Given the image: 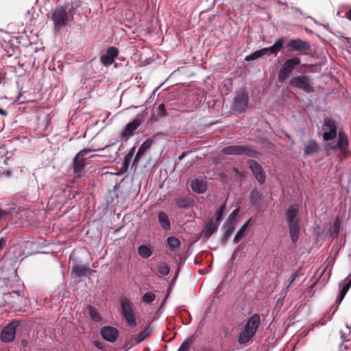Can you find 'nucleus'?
<instances>
[{
	"label": "nucleus",
	"mask_w": 351,
	"mask_h": 351,
	"mask_svg": "<svg viewBox=\"0 0 351 351\" xmlns=\"http://www.w3.org/2000/svg\"><path fill=\"white\" fill-rule=\"evenodd\" d=\"M250 221L251 219H247L237 232L233 239L235 243H238L245 236Z\"/></svg>",
	"instance_id": "26"
},
{
	"label": "nucleus",
	"mask_w": 351,
	"mask_h": 351,
	"mask_svg": "<svg viewBox=\"0 0 351 351\" xmlns=\"http://www.w3.org/2000/svg\"><path fill=\"white\" fill-rule=\"evenodd\" d=\"M158 222L164 230H169L171 229V222L167 214L163 211L158 213Z\"/></svg>",
	"instance_id": "25"
},
{
	"label": "nucleus",
	"mask_w": 351,
	"mask_h": 351,
	"mask_svg": "<svg viewBox=\"0 0 351 351\" xmlns=\"http://www.w3.org/2000/svg\"><path fill=\"white\" fill-rule=\"evenodd\" d=\"M1 159L3 161V163L5 165H8V162L11 160L10 157V156H3V153H1Z\"/></svg>",
	"instance_id": "46"
},
{
	"label": "nucleus",
	"mask_w": 351,
	"mask_h": 351,
	"mask_svg": "<svg viewBox=\"0 0 351 351\" xmlns=\"http://www.w3.org/2000/svg\"><path fill=\"white\" fill-rule=\"evenodd\" d=\"M167 245L171 249L179 247L180 245V240L173 236L169 237L167 239Z\"/></svg>",
	"instance_id": "33"
},
{
	"label": "nucleus",
	"mask_w": 351,
	"mask_h": 351,
	"mask_svg": "<svg viewBox=\"0 0 351 351\" xmlns=\"http://www.w3.org/2000/svg\"><path fill=\"white\" fill-rule=\"evenodd\" d=\"M341 221L338 218H336L332 224V230L330 236L334 239L337 238L340 232Z\"/></svg>",
	"instance_id": "30"
},
{
	"label": "nucleus",
	"mask_w": 351,
	"mask_h": 351,
	"mask_svg": "<svg viewBox=\"0 0 351 351\" xmlns=\"http://www.w3.org/2000/svg\"><path fill=\"white\" fill-rule=\"evenodd\" d=\"M245 247V244L243 243H241L237 247V248H235L234 251L238 253L239 251L244 250Z\"/></svg>",
	"instance_id": "53"
},
{
	"label": "nucleus",
	"mask_w": 351,
	"mask_h": 351,
	"mask_svg": "<svg viewBox=\"0 0 351 351\" xmlns=\"http://www.w3.org/2000/svg\"><path fill=\"white\" fill-rule=\"evenodd\" d=\"M321 151V147L315 139H309L304 144V155L307 157L317 154Z\"/></svg>",
	"instance_id": "19"
},
{
	"label": "nucleus",
	"mask_w": 351,
	"mask_h": 351,
	"mask_svg": "<svg viewBox=\"0 0 351 351\" xmlns=\"http://www.w3.org/2000/svg\"><path fill=\"white\" fill-rule=\"evenodd\" d=\"M192 191L197 194H203L206 191L207 186L203 180L195 179L190 183Z\"/></svg>",
	"instance_id": "24"
},
{
	"label": "nucleus",
	"mask_w": 351,
	"mask_h": 351,
	"mask_svg": "<svg viewBox=\"0 0 351 351\" xmlns=\"http://www.w3.org/2000/svg\"><path fill=\"white\" fill-rule=\"evenodd\" d=\"M300 269H298L296 270L293 274V275L291 276L290 279H289V285L287 287V289L289 286L291 285H292L293 283V282L295 280V279L299 276L300 275Z\"/></svg>",
	"instance_id": "43"
},
{
	"label": "nucleus",
	"mask_w": 351,
	"mask_h": 351,
	"mask_svg": "<svg viewBox=\"0 0 351 351\" xmlns=\"http://www.w3.org/2000/svg\"><path fill=\"white\" fill-rule=\"evenodd\" d=\"M219 223L213 217H208L202 230V235L205 239H208L215 232L217 231Z\"/></svg>",
	"instance_id": "15"
},
{
	"label": "nucleus",
	"mask_w": 351,
	"mask_h": 351,
	"mask_svg": "<svg viewBox=\"0 0 351 351\" xmlns=\"http://www.w3.org/2000/svg\"><path fill=\"white\" fill-rule=\"evenodd\" d=\"M254 335V332L244 327L243 330L239 334L238 343L240 345H245L251 341Z\"/></svg>",
	"instance_id": "23"
},
{
	"label": "nucleus",
	"mask_w": 351,
	"mask_h": 351,
	"mask_svg": "<svg viewBox=\"0 0 351 351\" xmlns=\"http://www.w3.org/2000/svg\"><path fill=\"white\" fill-rule=\"evenodd\" d=\"M158 272L162 276H167L169 274L170 268L166 263H160L158 267Z\"/></svg>",
	"instance_id": "35"
},
{
	"label": "nucleus",
	"mask_w": 351,
	"mask_h": 351,
	"mask_svg": "<svg viewBox=\"0 0 351 351\" xmlns=\"http://www.w3.org/2000/svg\"><path fill=\"white\" fill-rule=\"evenodd\" d=\"M138 343H135V340H131L126 343L127 349H130Z\"/></svg>",
	"instance_id": "52"
},
{
	"label": "nucleus",
	"mask_w": 351,
	"mask_h": 351,
	"mask_svg": "<svg viewBox=\"0 0 351 351\" xmlns=\"http://www.w3.org/2000/svg\"><path fill=\"white\" fill-rule=\"evenodd\" d=\"M249 95L244 89H240L236 93L232 104V109L237 113L244 112L248 107Z\"/></svg>",
	"instance_id": "9"
},
{
	"label": "nucleus",
	"mask_w": 351,
	"mask_h": 351,
	"mask_svg": "<svg viewBox=\"0 0 351 351\" xmlns=\"http://www.w3.org/2000/svg\"><path fill=\"white\" fill-rule=\"evenodd\" d=\"M87 311H88V315L90 317V319L95 322H99L101 321V317L99 313V311L93 306H90V305H88L87 306Z\"/></svg>",
	"instance_id": "29"
},
{
	"label": "nucleus",
	"mask_w": 351,
	"mask_h": 351,
	"mask_svg": "<svg viewBox=\"0 0 351 351\" xmlns=\"http://www.w3.org/2000/svg\"><path fill=\"white\" fill-rule=\"evenodd\" d=\"M346 17L351 21V7L350 9L346 13Z\"/></svg>",
	"instance_id": "60"
},
{
	"label": "nucleus",
	"mask_w": 351,
	"mask_h": 351,
	"mask_svg": "<svg viewBox=\"0 0 351 351\" xmlns=\"http://www.w3.org/2000/svg\"><path fill=\"white\" fill-rule=\"evenodd\" d=\"M82 3L81 0H72L55 7L51 10L50 16L53 21V29L58 32L68 23L72 22L77 9L82 5Z\"/></svg>",
	"instance_id": "1"
},
{
	"label": "nucleus",
	"mask_w": 351,
	"mask_h": 351,
	"mask_svg": "<svg viewBox=\"0 0 351 351\" xmlns=\"http://www.w3.org/2000/svg\"><path fill=\"white\" fill-rule=\"evenodd\" d=\"M94 345L95 346V347L97 348H98L99 350H104V346L102 345V343L101 342H99V341H94Z\"/></svg>",
	"instance_id": "50"
},
{
	"label": "nucleus",
	"mask_w": 351,
	"mask_h": 351,
	"mask_svg": "<svg viewBox=\"0 0 351 351\" xmlns=\"http://www.w3.org/2000/svg\"><path fill=\"white\" fill-rule=\"evenodd\" d=\"M119 55V49L115 47H110L106 53L100 57V62L106 66L111 65Z\"/></svg>",
	"instance_id": "16"
},
{
	"label": "nucleus",
	"mask_w": 351,
	"mask_h": 351,
	"mask_svg": "<svg viewBox=\"0 0 351 351\" xmlns=\"http://www.w3.org/2000/svg\"><path fill=\"white\" fill-rule=\"evenodd\" d=\"M239 213V208H237L229 215V216L226 221H227L228 223L236 224V219L238 217Z\"/></svg>",
	"instance_id": "36"
},
{
	"label": "nucleus",
	"mask_w": 351,
	"mask_h": 351,
	"mask_svg": "<svg viewBox=\"0 0 351 351\" xmlns=\"http://www.w3.org/2000/svg\"><path fill=\"white\" fill-rule=\"evenodd\" d=\"M10 294H15L17 296L20 297L21 296V293L19 290H13Z\"/></svg>",
	"instance_id": "61"
},
{
	"label": "nucleus",
	"mask_w": 351,
	"mask_h": 351,
	"mask_svg": "<svg viewBox=\"0 0 351 351\" xmlns=\"http://www.w3.org/2000/svg\"><path fill=\"white\" fill-rule=\"evenodd\" d=\"M289 84L291 87L302 90L308 94L315 90L311 77L305 75L292 77L289 80Z\"/></svg>",
	"instance_id": "6"
},
{
	"label": "nucleus",
	"mask_w": 351,
	"mask_h": 351,
	"mask_svg": "<svg viewBox=\"0 0 351 351\" xmlns=\"http://www.w3.org/2000/svg\"><path fill=\"white\" fill-rule=\"evenodd\" d=\"M119 332L115 327L106 326L101 328L100 335L106 341L114 343L117 340Z\"/></svg>",
	"instance_id": "14"
},
{
	"label": "nucleus",
	"mask_w": 351,
	"mask_h": 351,
	"mask_svg": "<svg viewBox=\"0 0 351 351\" xmlns=\"http://www.w3.org/2000/svg\"><path fill=\"white\" fill-rule=\"evenodd\" d=\"M174 202L176 207L180 209H188L191 204V201L188 197L176 198Z\"/></svg>",
	"instance_id": "27"
},
{
	"label": "nucleus",
	"mask_w": 351,
	"mask_h": 351,
	"mask_svg": "<svg viewBox=\"0 0 351 351\" xmlns=\"http://www.w3.org/2000/svg\"><path fill=\"white\" fill-rule=\"evenodd\" d=\"M132 159V157L129 156V155L126 154L124 157L123 161H126L127 162L130 163Z\"/></svg>",
	"instance_id": "58"
},
{
	"label": "nucleus",
	"mask_w": 351,
	"mask_h": 351,
	"mask_svg": "<svg viewBox=\"0 0 351 351\" xmlns=\"http://www.w3.org/2000/svg\"><path fill=\"white\" fill-rule=\"evenodd\" d=\"M157 114L159 117H165L167 115L165 106L164 104H160L157 108Z\"/></svg>",
	"instance_id": "41"
},
{
	"label": "nucleus",
	"mask_w": 351,
	"mask_h": 351,
	"mask_svg": "<svg viewBox=\"0 0 351 351\" xmlns=\"http://www.w3.org/2000/svg\"><path fill=\"white\" fill-rule=\"evenodd\" d=\"M153 143V140L152 138H148L145 141H144L139 147L134 158L132 162V166H134L135 168L137 167L138 162L142 156L145 154L147 149L150 148Z\"/></svg>",
	"instance_id": "18"
},
{
	"label": "nucleus",
	"mask_w": 351,
	"mask_h": 351,
	"mask_svg": "<svg viewBox=\"0 0 351 351\" xmlns=\"http://www.w3.org/2000/svg\"><path fill=\"white\" fill-rule=\"evenodd\" d=\"M348 145V141L346 134L344 132L339 131L338 133V139L336 144L331 147V149L335 150L339 149L341 151H345Z\"/></svg>",
	"instance_id": "22"
},
{
	"label": "nucleus",
	"mask_w": 351,
	"mask_h": 351,
	"mask_svg": "<svg viewBox=\"0 0 351 351\" xmlns=\"http://www.w3.org/2000/svg\"><path fill=\"white\" fill-rule=\"evenodd\" d=\"M0 114L3 115V116H7L8 113L3 108H1L0 107Z\"/></svg>",
	"instance_id": "63"
},
{
	"label": "nucleus",
	"mask_w": 351,
	"mask_h": 351,
	"mask_svg": "<svg viewBox=\"0 0 351 351\" xmlns=\"http://www.w3.org/2000/svg\"><path fill=\"white\" fill-rule=\"evenodd\" d=\"M71 271L75 278H82L90 274L91 269L88 265H83L81 262H77L73 263Z\"/></svg>",
	"instance_id": "17"
},
{
	"label": "nucleus",
	"mask_w": 351,
	"mask_h": 351,
	"mask_svg": "<svg viewBox=\"0 0 351 351\" xmlns=\"http://www.w3.org/2000/svg\"><path fill=\"white\" fill-rule=\"evenodd\" d=\"M156 298V295L152 292H147L143 296V301L145 303H151Z\"/></svg>",
	"instance_id": "38"
},
{
	"label": "nucleus",
	"mask_w": 351,
	"mask_h": 351,
	"mask_svg": "<svg viewBox=\"0 0 351 351\" xmlns=\"http://www.w3.org/2000/svg\"><path fill=\"white\" fill-rule=\"evenodd\" d=\"M135 150H136V147L134 146L132 147L130 150L129 152H128V155H129V156H131V157H134V153H135Z\"/></svg>",
	"instance_id": "54"
},
{
	"label": "nucleus",
	"mask_w": 351,
	"mask_h": 351,
	"mask_svg": "<svg viewBox=\"0 0 351 351\" xmlns=\"http://www.w3.org/2000/svg\"><path fill=\"white\" fill-rule=\"evenodd\" d=\"M138 253L143 258H148L152 254V249L146 245H141L138 247Z\"/></svg>",
	"instance_id": "28"
},
{
	"label": "nucleus",
	"mask_w": 351,
	"mask_h": 351,
	"mask_svg": "<svg viewBox=\"0 0 351 351\" xmlns=\"http://www.w3.org/2000/svg\"><path fill=\"white\" fill-rule=\"evenodd\" d=\"M287 49L290 51H304V54H306V51L311 49V45L308 42L299 38L291 39L287 44Z\"/></svg>",
	"instance_id": "13"
},
{
	"label": "nucleus",
	"mask_w": 351,
	"mask_h": 351,
	"mask_svg": "<svg viewBox=\"0 0 351 351\" xmlns=\"http://www.w3.org/2000/svg\"><path fill=\"white\" fill-rule=\"evenodd\" d=\"M350 287H351V278L349 279V277L348 276L345 279V280L343 282V285L339 293L346 295Z\"/></svg>",
	"instance_id": "37"
},
{
	"label": "nucleus",
	"mask_w": 351,
	"mask_h": 351,
	"mask_svg": "<svg viewBox=\"0 0 351 351\" xmlns=\"http://www.w3.org/2000/svg\"><path fill=\"white\" fill-rule=\"evenodd\" d=\"M247 164L257 182L261 184L265 183L266 175L261 165L253 159L248 160Z\"/></svg>",
	"instance_id": "11"
},
{
	"label": "nucleus",
	"mask_w": 351,
	"mask_h": 351,
	"mask_svg": "<svg viewBox=\"0 0 351 351\" xmlns=\"http://www.w3.org/2000/svg\"><path fill=\"white\" fill-rule=\"evenodd\" d=\"M230 237V235L226 234L223 232V235L221 239V243L222 245H226V243H227L228 240L229 239V238Z\"/></svg>",
	"instance_id": "47"
},
{
	"label": "nucleus",
	"mask_w": 351,
	"mask_h": 351,
	"mask_svg": "<svg viewBox=\"0 0 351 351\" xmlns=\"http://www.w3.org/2000/svg\"><path fill=\"white\" fill-rule=\"evenodd\" d=\"M192 342V337L188 338L180 345L177 351H189V344Z\"/></svg>",
	"instance_id": "39"
},
{
	"label": "nucleus",
	"mask_w": 351,
	"mask_h": 351,
	"mask_svg": "<svg viewBox=\"0 0 351 351\" xmlns=\"http://www.w3.org/2000/svg\"><path fill=\"white\" fill-rule=\"evenodd\" d=\"M249 201L252 207L258 209L262 202V193L256 188L253 189L250 194Z\"/></svg>",
	"instance_id": "21"
},
{
	"label": "nucleus",
	"mask_w": 351,
	"mask_h": 351,
	"mask_svg": "<svg viewBox=\"0 0 351 351\" xmlns=\"http://www.w3.org/2000/svg\"><path fill=\"white\" fill-rule=\"evenodd\" d=\"M7 243V239L3 237L0 238V251L3 249L4 246H5Z\"/></svg>",
	"instance_id": "51"
},
{
	"label": "nucleus",
	"mask_w": 351,
	"mask_h": 351,
	"mask_svg": "<svg viewBox=\"0 0 351 351\" xmlns=\"http://www.w3.org/2000/svg\"><path fill=\"white\" fill-rule=\"evenodd\" d=\"M142 121L141 116L138 114L132 121L125 125L121 132L122 137L125 138V141H127L130 137L132 136L134 134L135 130L142 123Z\"/></svg>",
	"instance_id": "12"
},
{
	"label": "nucleus",
	"mask_w": 351,
	"mask_h": 351,
	"mask_svg": "<svg viewBox=\"0 0 351 351\" xmlns=\"http://www.w3.org/2000/svg\"><path fill=\"white\" fill-rule=\"evenodd\" d=\"M21 345L23 348H27L29 346V341L27 339L21 340Z\"/></svg>",
	"instance_id": "57"
},
{
	"label": "nucleus",
	"mask_w": 351,
	"mask_h": 351,
	"mask_svg": "<svg viewBox=\"0 0 351 351\" xmlns=\"http://www.w3.org/2000/svg\"><path fill=\"white\" fill-rule=\"evenodd\" d=\"M346 295L341 294V293H339L336 300H335V303L338 306L341 302V301L343 300V298H345Z\"/></svg>",
	"instance_id": "49"
},
{
	"label": "nucleus",
	"mask_w": 351,
	"mask_h": 351,
	"mask_svg": "<svg viewBox=\"0 0 351 351\" xmlns=\"http://www.w3.org/2000/svg\"><path fill=\"white\" fill-rule=\"evenodd\" d=\"M121 313L126 323L130 326H136V320L134 316L132 302L125 298H122L119 301Z\"/></svg>",
	"instance_id": "8"
},
{
	"label": "nucleus",
	"mask_w": 351,
	"mask_h": 351,
	"mask_svg": "<svg viewBox=\"0 0 351 351\" xmlns=\"http://www.w3.org/2000/svg\"><path fill=\"white\" fill-rule=\"evenodd\" d=\"M301 60L298 56L287 59L281 65L278 73V81L284 82L292 74L294 69L300 64Z\"/></svg>",
	"instance_id": "5"
},
{
	"label": "nucleus",
	"mask_w": 351,
	"mask_h": 351,
	"mask_svg": "<svg viewBox=\"0 0 351 351\" xmlns=\"http://www.w3.org/2000/svg\"><path fill=\"white\" fill-rule=\"evenodd\" d=\"M8 215V212L0 208V220L3 219L5 215Z\"/></svg>",
	"instance_id": "55"
},
{
	"label": "nucleus",
	"mask_w": 351,
	"mask_h": 351,
	"mask_svg": "<svg viewBox=\"0 0 351 351\" xmlns=\"http://www.w3.org/2000/svg\"><path fill=\"white\" fill-rule=\"evenodd\" d=\"M21 324V321L19 319H12L7 324L1 331V341L4 343L13 342L16 338V330Z\"/></svg>",
	"instance_id": "7"
},
{
	"label": "nucleus",
	"mask_w": 351,
	"mask_h": 351,
	"mask_svg": "<svg viewBox=\"0 0 351 351\" xmlns=\"http://www.w3.org/2000/svg\"><path fill=\"white\" fill-rule=\"evenodd\" d=\"M202 351H214L213 348H204Z\"/></svg>",
	"instance_id": "64"
},
{
	"label": "nucleus",
	"mask_w": 351,
	"mask_h": 351,
	"mask_svg": "<svg viewBox=\"0 0 351 351\" xmlns=\"http://www.w3.org/2000/svg\"><path fill=\"white\" fill-rule=\"evenodd\" d=\"M285 217L288 226L289 233L293 243L298 242L300 232L299 206L293 204L285 210Z\"/></svg>",
	"instance_id": "3"
},
{
	"label": "nucleus",
	"mask_w": 351,
	"mask_h": 351,
	"mask_svg": "<svg viewBox=\"0 0 351 351\" xmlns=\"http://www.w3.org/2000/svg\"><path fill=\"white\" fill-rule=\"evenodd\" d=\"M261 317L258 313H254L247 320L244 327L252 331L255 334L260 326Z\"/></svg>",
	"instance_id": "20"
},
{
	"label": "nucleus",
	"mask_w": 351,
	"mask_h": 351,
	"mask_svg": "<svg viewBox=\"0 0 351 351\" xmlns=\"http://www.w3.org/2000/svg\"><path fill=\"white\" fill-rule=\"evenodd\" d=\"M114 144L115 143H111L106 145L104 148L97 149H84L80 151L73 160V177L75 178H81L85 173V158L89 153L93 152H106L108 149L114 146ZM119 150V149L115 151V156H112L110 154H107V153H105L104 156L108 157L109 158H116L118 155Z\"/></svg>",
	"instance_id": "2"
},
{
	"label": "nucleus",
	"mask_w": 351,
	"mask_h": 351,
	"mask_svg": "<svg viewBox=\"0 0 351 351\" xmlns=\"http://www.w3.org/2000/svg\"><path fill=\"white\" fill-rule=\"evenodd\" d=\"M284 38L280 37L276 39L275 43L273 44L274 48L278 53L284 47Z\"/></svg>",
	"instance_id": "40"
},
{
	"label": "nucleus",
	"mask_w": 351,
	"mask_h": 351,
	"mask_svg": "<svg viewBox=\"0 0 351 351\" xmlns=\"http://www.w3.org/2000/svg\"><path fill=\"white\" fill-rule=\"evenodd\" d=\"M226 210V203L225 202V203L222 204L219 206V208L217 209V210L215 212V221L219 224L223 219Z\"/></svg>",
	"instance_id": "31"
},
{
	"label": "nucleus",
	"mask_w": 351,
	"mask_h": 351,
	"mask_svg": "<svg viewBox=\"0 0 351 351\" xmlns=\"http://www.w3.org/2000/svg\"><path fill=\"white\" fill-rule=\"evenodd\" d=\"M257 51L258 53V55H259L260 58H263L264 56H267V57H269L270 56L269 55L268 49H267V47H264V48H262L261 49H258V50H257Z\"/></svg>",
	"instance_id": "44"
},
{
	"label": "nucleus",
	"mask_w": 351,
	"mask_h": 351,
	"mask_svg": "<svg viewBox=\"0 0 351 351\" xmlns=\"http://www.w3.org/2000/svg\"><path fill=\"white\" fill-rule=\"evenodd\" d=\"M307 17L310 19H311L315 24L323 25L324 27H326L328 25H322L319 21H317L316 19H315L313 17L311 16H307Z\"/></svg>",
	"instance_id": "56"
},
{
	"label": "nucleus",
	"mask_w": 351,
	"mask_h": 351,
	"mask_svg": "<svg viewBox=\"0 0 351 351\" xmlns=\"http://www.w3.org/2000/svg\"><path fill=\"white\" fill-rule=\"evenodd\" d=\"M222 152L226 155H243L250 158H257L260 156V153L252 148L250 145H233L223 148Z\"/></svg>",
	"instance_id": "4"
},
{
	"label": "nucleus",
	"mask_w": 351,
	"mask_h": 351,
	"mask_svg": "<svg viewBox=\"0 0 351 351\" xmlns=\"http://www.w3.org/2000/svg\"><path fill=\"white\" fill-rule=\"evenodd\" d=\"M294 10H295L296 12H299L300 14H302V15H303V16H306V14H304V13L302 12V10L301 9H300V8H294Z\"/></svg>",
	"instance_id": "62"
},
{
	"label": "nucleus",
	"mask_w": 351,
	"mask_h": 351,
	"mask_svg": "<svg viewBox=\"0 0 351 351\" xmlns=\"http://www.w3.org/2000/svg\"><path fill=\"white\" fill-rule=\"evenodd\" d=\"M341 341L343 342V341H349V339H348L345 333H343L341 332Z\"/></svg>",
	"instance_id": "59"
},
{
	"label": "nucleus",
	"mask_w": 351,
	"mask_h": 351,
	"mask_svg": "<svg viewBox=\"0 0 351 351\" xmlns=\"http://www.w3.org/2000/svg\"><path fill=\"white\" fill-rule=\"evenodd\" d=\"M259 55H258V53L256 51L251 53L250 54L247 55L245 56V60L247 61V62H250V61H252V60H255L258 58H259Z\"/></svg>",
	"instance_id": "42"
},
{
	"label": "nucleus",
	"mask_w": 351,
	"mask_h": 351,
	"mask_svg": "<svg viewBox=\"0 0 351 351\" xmlns=\"http://www.w3.org/2000/svg\"><path fill=\"white\" fill-rule=\"evenodd\" d=\"M322 130H326L323 133L322 137L325 141H332L337 134L336 122L330 117H325L323 119Z\"/></svg>",
	"instance_id": "10"
},
{
	"label": "nucleus",
	"mask_w": 351,
	"mask_h": 351,
	"mask_svg": "<svg viewBox=\"0 0 351 351\" xmlns=\"http://www.w3.org/2000/svg\"><path fill=\"white\" fill-rule=\"evenodd\" d=\"M236 224L225 221L223 226V232L231 236L235 230Z\"/></svg>",
	"instance_id": "34"
},
{
	"label": "nucleus",
	"mask_w": 351,
	"mask_h": 351,
	"mask_svg": "<svg viewBox=\"0 0 351 351\" xmlns=\"http://www.w3.org/2000/svg\"><path fill=\"white\" fill-rule=\"evenodd\" d=\"M130 164V163L127 162L126 161H123V163H122V165H121V167L120 169L121 173L126 172L129 168Z\"/></svg>",
	"instance_id": "45"
},
{
	"label": "nucleus",
	"mask_w": 351,
	"mask_h": 351,
	"mask_svg": "<svg viewBox=\"0 0 351 351\" xmlns=\"http://www.w3.org/2000/svg\"><path fill=\"white\" fill-rule=\"evenodd\" d=\"M267 49H268V53H269V55L271 56V55L274 54V55H277L278 54V52L276 51V50L275 49V48H274V46L273 45L269 47H267Z\"/></svg>",
	"instance_id": "48"
},
{
	"label": "nucleus",
	"mask_w": 351,
	"mask_h": 351,
	"mask_svg": "<svg viewBox=\"0 0 351 351\" xmlns=\"http://www.w3.org/2000/svg\"><path fill=\"white\" fill-rule=\"evenodd\" d=\"M152 332V330L149 328H145L142 332H140L138 336L135 339V343H140L144 341V339L147 337Z\"/></svg>",
	"instance_id": "32"
}]
</instances>
